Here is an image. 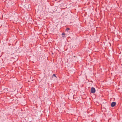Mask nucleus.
Returning a JSON list of instances; mask_svg holds the SVG:
<instances>
[{
    "instance_id": "nucleus-4",
    "label": "nucleus",
    "mask_w": 122,
    "mask_h": 122,
    "mask_svg": "<svg viewBox=\"0 0 122 122\" xmlns=\"http://www.w3.org/2000/svg\"><path fill=\"white\" fill-rule=\"evenodd\" d=\"M62 35H65V34L64 33H62Z\"/></svg>"
},
{
    "instance_id": "nucleus-5",
    "label": "nucleus",
    "mask_w": 122,
    "mask_h": 122,
    "mask_svg": "<svg viewBox=\"0 0 122 122\" xmlns=\"http://www.w3.org/2000/svg\"><path fill=\"white\" fill-rule=\"evenodd\" d=\"M53 75L54 76L56 77V75L55 74H53Z\"/></svg>"
},
{
    "instance_id": "nucleus-6",
    "label": "nucleus",
    "mask_w": 122,
    "mask_h": 122,
    "mask_svg": "<svg viewBox=\"0 0 122 122\" xmlns=\"http://www.w3.org/2000/svg\"><path fill=\"white\" fill-rule=\"evenodd\" d=\"M62 37H64V36H63Z\"/></svg>"
},
{
    "instance_id": "nucleus-2",
    "label": "nucleus",
    "mask_w": 122,
    "mask_h": 122,
    "mask_svg": "<svg viewBox=\"0 0 122 122\" xmlns=\"http://www.w3.org/2000/svg\"><path fill=\"white\" fill-rule=\"evenodd\" d=\"M116 104V103L115 102H113L111 104V106L112 107H113L115 106Z\"/></svg>"
},
{
    "instance_id": "nucleus-3",
    "label": "nucleus",
    "mask_w": 122,
    "mask_h": 122,
    "mask_svg": "<svg viewBox=\"0 0 122 122\" xmlns=\"http://www.w3.org/2000/svg\"><path fill=\"white\" fill-rule=\"evenodd\" d=\"M70 30V29L69 28H66V31H68V30Z\"/></svg>"
},
{
    "instance_id": "nucleus-1",
    "label": "nucleus",
    "mask_w": 122,
    "mask_h": 122,
    "mask_svg": "<svg viewBox=\"0 0 122 122\" xmlns=\"http://www.w3.org/2000/svg\"><path fill=\"white\" fill-rule=\"evenodd\" d=\"M91 92L92 93H94L95 92V91H96V90H95V89L93 87H92L91 89Z\"/></svg>"
}]
</instances>
